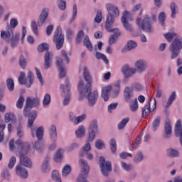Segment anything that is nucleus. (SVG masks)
<instances>
[{
    "mask_svg": "<svg viewBox=\"0 0 182 182\" xmlns=\"http://www.w3.org/2000/svg\"><path fill=\"white\" fill-rule=\"evenodd\" d=\"M122 72L126 78L132 77L136 72V68H130L129 65H124L122 68Z\"/></svg>",
    "mask_w": 182,
    "mask_h": 182,
    "instance_id": "4be33fe9",
    "label": "nucleus"
},
{
    "mask_svg": "<svg viewBox=\"0 0 182 182\" xmlns=\"http://www.w3.org/2000/svg\"><path fill=\"white\" fill-rule=\"evenodd\" d=\"M6 86L9 92H14V90H15V82H14V80L7 79Z\"/></svg>",
    "mask_w": 182,
    "mask_h": 182,
    "instance_id": "c03bdc74",
    "label": "nucleus"
},
{
    "mask_svg": "<svg viewBox=\"0 0 182 182\" xmlns=\"http://www.w3.org/2000/svg\"><path fill=\"white\" fill-rule=\"evenodd\" d=\"M160 123H161V117H156L152 122V130L156 132L159 127H160Z\"/></svg>",
    "mask_w": 182,
    "mask_h": 182,
    "instance_id": "473e14b6",
    "label": "nucleus"
},
{
    "mask_svg": "<svg viewBox=\"0 0 182 182\" xmlns=\"http://www.w3.org/2000/svg\"><path fill=\"white\" fill-rule=\"evenodd\" d=\"M182 49V38L176 36L169 46V50L171 52V59H177L180 56V50Z\"/></svg>",
    "mask_w": 182,
    "mask_h": 182,
    "instance_id": "39448f33",
    "label": "nucleus"
},
{
    "mask_svg": "<svg viewBox=\"0 0 182 182\" xmlns=\"http://www.w3.org/2000/svg\"><path fill=\"white\" fill-rule=\"evenodd\" d=\"M107 11H108L109 15L107 16L105 27L108 32H112L110 26L114 23V18L119 16L120 11H119V7L113 4H107Z\"/></svg>",
    "mask_w": 182,
    "mask_h": 182,
    "instance_id": "20e7f679",
    "label": "nucleus"
},
{
    "mask_svg": "<svg viewBox=\"0 0 182 182\" xmlns=\"http://www.w3.org/2000/svg\"><path fill=\"white\" fill-rule=\"evenodd\" d=\"M121 166L125 171H132L133 170V166L130 164H127L126 162H121Z\"/></svg>",
    "mask_w": 182,
    "mask_h": 182,
    "instance_id": "3c124183",
    "label": "nucleus"
},
{
    "mask_svg": "<svg viewBox=\"0 0 182 182\" xmlns=\"http://www.w3.org/2000/svg\"><path fill=\"white\" fill-rule=\"evenodd\" d=\"M99 164L102 174L105 177L109 176V172L112 171V162L106 161V159L103 156H100L99 159Z\"/></svg>",
    "mask_w": 182,
    "mask_h": 182,
    "instance_id": "9b49d317",
    "label": "nucleus"
},
{
    "mask_svg": "<svg viewBox=\"0 0 182 182\" xmlns=\"http://www.w3.org/2000/svg\"><path fill=\"white\" fill-rule=\"evenodd\" d=\"M19 65L22 68V69H25L26 68V60L23 56H20L19 58Z\"/></svg>",
    "mask_w": 182,
    "mask_h": 182,
    "instance_id": "69168bd1",
    "label": "nucleus"
},
{
    "mask_svg": "<svg viewBox=\"0 0 182 182\" xmlns=\"http://www.w3.org/2000/svg\"><path fill=\"white\" fill-rule=\"evenodd\" d=\"M27 116H28L27 126L31 129L33 127L32 126H33V122L36 120V117H38V112L33 111L28 115L27 112Z\"/></svg>",
    "mask_w": 182,
    "mask_h": 182,
    "instance_id": "c85d7f7f",
    "label": "nucleus"
},
{
    "mask_svg": "<svg viewBox=\"0 0 182 182\" xmlns=\"http://www.w3.org/2000/svg\"><path fill=\"white\" fill-rule=\"evenodd\" d=\"M56 65L59 69V77L60 79H63L66 76V69L62 66L63 65V60L62 58H57Z\"/></svg>",
    "mask_w": 182,
    "mask_h": 182,
    "instance_id": "b1692460",
    "label": "nucleus"
},
{
    "mask_svg": "<svg viewBox=\"0 0 182 182\" xmlns=\"http://www.w3.org/2000/svg\"><path fill=\"white\" fill-rule=\"evenodd\" d=\"M150 112H151V108H150V102L149 105H146L142 109V117H147L149 114H150Z\"/></svg>",
    "mask_w": 182,
    "mask_h": 182,
    "instance_id": "49530a36",
    "label": "nucleus"
},
{
    "mask_svg": "<svg viewBox=\"0 0 182 182\" xmlns=\"http://www.w3.org/2000/svg\"><path fill=\"white\" fill-rule=\"evenodd\" d=\"M172 134H173V129L171 128L170 119L167 118L166 119V122L164 125V139H170V137H171Z\"/></svg>",
    "mask_w": 182,
    "mask_h": 182,
    "instance_id": "6ab92c4d",
    "label": "nucleus"
},
{
    "mask_svg": "<svg viewBox=\"0 0 182 182\" xmlns=\"http://www.w3.org/2000/svg\"><path fill=\"white\" fill-rule=\"evenodd\" d=\"M95 58L97 59H102V60H104L105 63H106V65H107L109 63V60L107 59V57H106V55H105V54L100 53V52H97L95 54Z\"/></svg>",
    "mask_w": 182,
    "mask_h": 182,
    "instance_id": "09e8293b",
    "label": "nucleus"
},
{
    "mask_svg": "<svg viewBox=\"0 0 182 182\" xmlns=\"http://www.w3.org/2000/svg\"><path fill=\"white\" fill-rule=\"evenodd\" d=\"M164 36L168 42H171V41H173V38H177V33L174 32H168L164 34Z\"/></svg>",
    "mask_w": 182,
    "mask_h": 182,
    "instance_id": "37998d69",
    "label": "nucleus"
},
{
    "mask_svg": "<svg viewBox=\"0 0 182 182\" xmlns=\"http://www.w3.org/2000/svg\"><path fill=\"white\" fill-rule=\"evenodd\" d=\"M26 74L24 72H21L20 73V76L18 77V82L20 85H26L27 87H31L32 86V83H33V73L31 71H29L27 75V79H25Z\"/></svg>",
    "mask_w": 182,
    "mask_h": 182,
    "instance_id": "ddd939ff",
    "label": "nucleus"
},
{
    "mask_svg": "<svg viewBox=\"0 0 182 182\" xmlns=\"http://www.w3.org/2000/svg\"><path fill=\"white\" fill-rule=\"evenodd\" d=\"M16 163V156H11L8 164V168H9L10 170H12Z\"/></svg>",
    "mask_w": 182,
    "mask_h": 182,
    "instance_id": "4d7b16f0",
    "label": "nucleus"
},
{
    "mask_svg": "<svg viewBox=\"0 0 182 182\" xmlns=\"http://www.w3.org/2000/svg\"><path fill=\"white\" fill-rule=\"evenodd\" d=\"M53 42L55 43L56 49L60 50L63 48L65 43V36L62 34V28L58 26L53 36Z\"/></svg>",
    "mask_w": 182,
    "mask_h": 182,
    "instance_id": "1a4fd4ad",
    "label": "nucleus"
},
{
    "mask_svg": "<svg viewBox=\"0 0 182 182\" xmlns=\"http://www.w3.org/2000/svg\"><path fill=\"white\" fill-rule=\"evenodd\" d=\"M117 106H119V103H112L108 106V113H112V110H114V109H117Z\"/></svg>",
    "mask_w": 182,
    "mask_h": 182,
    "instance_id": "338daca9",
    "label": "nucleus"
},
{
    "mask_svg": "<svg viewBox=\"0 0 182 182\" xmlns=\"http://www.w3.org/2000/svg\"><path fill=\"white\" fill-rule=\"evenodd\" d=\"M144 160V155L141 151L137 152L134 158V163L139 164V163H141Z\"/></svg>",
    "mask_w": 182,
    "mask_h": 182,
    "instance_id": "e433bc0d",
    "label": "nucleus"
},
{
    "mask_svg": "<svg viewBox=\"0 0 182 182\" xmlns=\"http://www.w3.org/2000/svg\"><path fill=\"white\" fill-rule=\"evenodd\" d=\"M52 178L53 181L55 182H62V179H60V174L58 171H53L52 173Z\"/></svg>",
    "mask_w": 182,
    "mask_h": 182,
    "instance_id": "8fccbe9b",
    "label": "nucleus"
},
{
    "mask_svg": "<svg viewBox=\"0 0 182 182\" xmlns=\"http://www.w3.org/2000/svg\"><path fill=\"white\" fill-rule=\"evenodd\" d=\"M102 19H103V16H102V11L98 10L95 18V21L97 23H100L102 22Z\"/></svg>",
    "mask_w": 182,
    "mask_h": 182,
    "instance_id": "0e129e2a",
    "label": "nucleus"
},
{
    "mask_svg": "<svg viewBox=\"0 0 182 182\" xmlns=\"http://www.w3.org/2000/svg\"><path fill=\"white\" fill-rule=\"evenodd\" d=\"M70 171H72V168H70V166L67 165L64 166L62 171V176L63 177H68L69 174H70Z\"/></svg>",
    "mask_w": 182,
    "mask_h": 182,
    "instance_id": "de8ad7c7",
    "label": "nucleus"
},
{
    "mask_svg": "<svg viewBox=\"0 0 182 182\" xmlns=\"http://www.w3.org/2000/svg\"><path fill=\"white\" fill-rule=\"evenodd\" d=\"M5 122L6 123H9V122H15L16 118L15 117V114L14 113H6L5 114Z\"/></svg>",
    "mask_w": 182,
    "mask_h": 182,
    "instance_id": "a19ab883",
    "label": "nucleus"
},
{
    "mask_svg": "<svg viewBox=\"0 0 182 182\" xmlns=\"http://www.w3.org/2000/svg\"><path fill=\"white\" fill-rule=\"evenodd\" d=\"M49 16V9L48 8H44L38 18V26H42L43 23H45L46 18Z\"/></svg>",
    "mask_w": 182,
    "mask_h": 182,
    "instance_id": "412c9836",
    "label": "nucleus"
},
{
    "mask_svg": "<svg viewBox=\"0 0 182 182\" xmlns=\"http://www.w3.org/2000/svg\"><path fill=\"white\" fill-rule=\"evenodd\" d=\"M79 165L81 167V173L77 178V182H85L87 181L86 178H87V174L90 171V168L87 164V161L84 159H80Z\"/></svg>",
    "mask_w": 182,
    "mask_h": 182,
    "instance_id": "6e6552de",
    "label": "nucleus"
},
{
    "mask_svg": "<svg viewBox=\"0 0 182 182\" xmlns=\"http://www.w3.org/2000/svg\"><path fill=\"white\" fill-rule=\"evenodd\" d=\"M24 102L25 98L23 97V96H20L16 102V107L18 109H22V107H23Z\"/></svg>",
    "mask_w": 182,
    "mask_h": 182,
    "instance_id": "13d9d810",
    "label": "nucleus"
},
{
    "mask_svg": "<svg viewBox=\"0 0 182 182\" xmlns=\"http://www.w3.org/2000/svg\"><path fill=\"white\" fill-rule=\"evenodd\" d=\"M48 133L51 141L55 143L58 140V131H56V126L50 125L48 129Z\"/></svg>",
    "mask_w": 182,
    "mask_h": 182,
    "instance_id": "cd10ccee",
    "label": "nucleus"
},
{
    "mask_svg": "<svg viewBox=\"0 0 182 182\" xmlns=\"http://www.w3.org/2000/svg\"><path fill=\"white\" fill-rule=\"evenodd\" d=\"M110 31H108V32H114V34L111 36H109V45H113L114 43H116V41H117V38L122 33H120V31L119 28H113L112 29V26H110Z\"/></svg>",
    "mask_w": 182,
    "mask_h": 182,
    "instance_id": "5701e85b",
    "label": "nucleus"
},
{
    "mask_svg": "<svg viewBox=\"0 0 182 182\" xmlns=\"http://www.w3.org/2000/svg\"><path fill=\"white\" fill-rule=\"evenodd\" d=\"M85 119H86V114H82L81 116L76 117V113L73 112H70V121L73 122L75 125L82 123Z\"/></svg>",
    "mask_w": 182,
    "mask_h": 182,
    "instance_id": "aec40b11",
    "label": "nucleus"
},
{
    "mask_svg": "<svg viewBox=\"0 0 182 182\" xmlns=\"http://www.w3.org/2000/svg\"><path fill=\"white\" fill-rule=\"evenodd\" d=\"M167 154L168 157H178L180 156V152L177 149L173 148H169L167 149Z\"/></svg>",
    "mask_w": 182,
    "mask_h": 182,
    "instance_id": "4c0bfd02",
    "label": "nucleus"
},
{
    "mask_svg": "<svg viewBox=\"0 0 182 182\" xmlns=\"http://www.w3.org/2000/svg\"><path fill=\"white\" fill-rule=\"evenodd\" d=\"M31 29L36 36H38V24L36 23V21L31 22Z\"/></svg>",
    "mask_w": 182,
    "mask_h": 182,
    "instance_id": "774afa93",
    "label": "nucleus"
},
{
    "mask_svg": "<svg viewBox=\"0 0 182 182\" xmlns=\"http://www.w3.org/2000/svg\"><path fill=\"white\" fill-rule=\"evenodd\" d=\"M34 147L39 153H41V151H43V149H45V144H43L42 139H38L35 142Z\"/></svg>",
    "mask_w": 182,
    "mask_h": 182,
    "instance_id": "72a5a7b5",
    "label": "nucleus"
},
{
    "mask_svg": "<svg viewBox=\"0 0 182 182\" xmlns=\"http://www.w3.org/2000/svg\"><path fill=\"white\" fill-rule=\"evenodd\" d=\"M44 106H49L50 105V95L46 94L43 100Z\"/></svg>",
    "mask_w": 182,
    "mask_h": 182,
    "instance_id": "680f3d73",
    "label": "nucleus"
},
{
    "mask_svg": "<svg viewBox=\"0 0 182 182\" xmlns=\"http://www.w3.org/2000/svg\"><path fill=\"white\" fill-rule=\"evenodd\" d=\"M176 100V92L173 91L171 93L168 99V102L167 104L166 105V108L168 109V107L170 106H171V105H173V102H174Z\"/></svg>",
    "mask_w": 182,
    "mask_h": 182,
    "instance_id": "58836bf2",
    "label": "nucleus"
},
{
    "mask_svg": "<svg viewBox=\"0 0 182 182\" xmlns=\"http://www.w3.org/2000/svg\"><path fill=\"white\" fill-rule=\"evenodd\" d=\"M50 161V156H47L45 158V160L42 164V171L44 173H48L50 170V167L49 166V161Z\"/></svg>",
    "mask_w": 182,
    "mask_h": 182,
    "instance_id": "7c9ffc66",
    "label": "nucleus"
},
{
    "mask_svg": "<svg viewBox=\"0 0 182 182\" xmlns=\"http://www.w3.org/2000/svg\"><path fill=\"white\" fill-rule=\"evenodd\" d=\"M127 18H129V11H125L123 13L121 21L122 22V25L125 31H127L128 32H133V27H132V24L127 21Z\"/></svg>",
    "mask_w": 182,
    "mask_h": 182,
    "instance_id": "dca6fc26",
    "label": "nucleus"
},
{
    "mask_svg": "<svg viewBox=\"0 0 182 182\" xmlns=\"http://www.w3.org/2000/svg\"><path fill=\"white\" fill-rule=\"evenodd\" d=\"M105 142L102 139H97L95 141V147L97 150H102V149H105Z\"/></svg>",
    "mask_w": 182,
    "mask_h": 182,
    "instance_id": "603ef678",
    "label": "nucleus"
},
{
    "mask_svg": "<svg viewBox=\"0 0 182 182\" xmlns=\"http://www.w3.org/2000/svg\"><path fill=\"white\" fill-rule=\"evenodd\" d=\"M83 45L88 49V50H93V46L92 45V42L90 41V39L89 38V36H85L84 41H83Z\"/></svg>",
    "mask_w": 182,
    "mask_h": 182,
    "instance_id": "c9c22d12",
    "label": "nucleus"
},
{
    "mask_svg": "<svg viewBox=\"0 0 182 182\" xmlns=\"http://www.w3.org/2000/svg\"><path fill=\"white\" fill-rule=\"evenodd\" d=\"M38 52H45L44 55V69H49L52 66V59H53V53L49 52V45L46 43H43L38 46Z\"/></svg>",
    "mask_w": 182,
    "mask_h": 182,
    "instance_id": "423d86ee",
    "label": "nucleus"
},
{
    "mask_svg": "<svg viewBox=\"0 0 182 182\" xmlns=\"http://www.w3.org/2000/svg\"><path fill=\"white\" fill-rule=\"evenodd\" d=\"M134 96L133 87L127 86L124 90V97L126 102H132V98Z\"/></svg>",
    "mask_w": 182,
    "mask_h": 182,
    "instance_id": "a878e982",
    "label": "nucleus"
},
{
    "mask_svg": "<svg viewBox=\"0 0 182 182\" xmlns=\"http://www.w3.org/2000/svg\"><path fill=\"white\" fill-rule=\"evenodd\" d=\"M60 90L61 92V96L64 97L63 106H68L70 103V82H69L68 78L65 80V85L64 84L60 85Z\"/></svg>",
    "mask_w": 182,
    "mask_h": 182,
    "instance_id": "0eeeda50",
    "label": "nucleus"
},
{
    "mask_svg": "<svg viewBox=\"0 0 182 182\" xmlns=\"http://www.w3.org/2000/svg\"><path fill=\"white\" fill-rule=\"evenodd\" d=\"M139 102L137 101V98H136L133 102L129 105V107L132 112H136L137 109H139Z\"/></svg>",
    "mask_w": 182,
    "mask_h": 182,
    "instance_id": "864d4df0",
    "label": "nucleus"
},
{
    "mask_svg": "<svg viewBox=\"0 0 182 182\" xmlns=\"http://www.w3.org/2000/svg\"><path fill=\"white\" fill-rule=\"evenodd\" d=\"M16 174L21 178H28V171L23 166H21V164L16 166Z\"/></svg>",
    "mask_w": 182,
    "mask_h": 182,
    "instance_id": "393cba45",
    "label": "nucleus"
},
{
    "mask_svg": "<svg viewBox=\"0 0 182 182\" xmlns=\"http://www.w3.org/2000/svg\"><path fill=\"white\" fill-rule=\"evenodd\" d=\"M112 85H107L102 88L101 97H102L105 102H107V100H109V95L110 92H112Z\"/></svg>",
    "mask_w": 182,
    "mask_h": 182,
    "instance_id": "bb28decb",
    "label": "nucleus"
},
{
    "mask_svg": "<svg viewBox=\"0 0 182 182\" xmlns=\"http://www.w3.org/2000/svg\"><path fill=\"white\" fill-rule=\"evenodd\" d=\"M86 133V129L84 126H80L77 131H75V136L78 139L85 137V134Z\"/></svg>",
    "mask_w": 182,
    "mask_h": 182,
    "instance_id": "f704fd0d",
    "label": "nucleus"
},
{
    "mask_svg": "<svg viewBox=\"0 0 182 182\" xmlns=\"http://www.w3.org/2000/svg\"><path fill=\"white\" fill-rule=\"evenodd\" d=\"M62 159H63V150L59 149L55 154L54 160L58 163L59 161H61Z\"/></svg>",
    "mask_w": 182,
    "mask_h": 182,
    "instance_id": "a18cd8bd",
    "label": "nucleus"
},
{
    "mask_svg": "<svg viewBox=\"0 0 182 182\" xmlns=\"http://www.w3.org/2000/svg\"><path fill=\"white\" fill-rule=\"evenodd\" d=\"M91 141L89 140H87L85 144L82 146V150L80 151V157H85V156H86V154L87 153H89V151H90V150H92V146H90V142Z\"/></svg>",
    "mask_w": 182,
    "mask_h": 182,
    "instance_id": "c756f323",
    "label": "nucleus"
},
{
    "mask_svg": "<svg viewBox=\"0 0 182 182\" xmlns=\"http://www.w3.org/2000/svg\"><path fill=\"white\" fill-rule=\"evenodd\" d=\"M136 48H137V43L133 40H129L125 46L122 48L121 53H127V52H130L131 50L136 49Z\"/></svg>",
    "mask_w": 182,
    "mask_h": 182,
    "instance_id": "a211bd4d",
    "label": "nucleus"
},
{
    "mask_svg": "<svg viewBox=\"0 0 182 182\" xmlns=\"http://www.w3.org/2000/svg\"><path fill=\"white\" fill-rule=\"evenodd\" d=\"M135 69L138 73H143L147 70L149 68V63L144 60H138L135 63Z\"/></svg>",
    "mask_w": 182,
    "mask_h": 182,
    "instance_id": "2eb2a0df",
    "label": "nucleus"
},
{
    "mask_svg": "<svg viewBox=\"0 0 182 182\" xmlns=\"http://www.w3.org/2000/svg\"><path fill=\"white\" fill-rule=\"evenodd\" d=\"M31 132L32 137H37L38 140H42L43 139V133H45V128L40 127L36 129L32 127Z\"/></svg>",
    "mask_w": 182,
    "mask_h": 182,
    "instance_id": "f3484780",
    "label": "nucleus"
},
{
    "mask_svg": "<svg viewBox=\"0 0 182 182\" xmlns=\"http://www.w3.org/2000/svg\"><path fill=\"white\" fill-rule=\"evenodd\" d=\"M171 16L174 19V18H176V15H177V13L178 12V6L176 5V3L171 4Z\"/></svg>",
    "mask_w": 182,
    "mask_h": 182,
    "instance_id": "ea45409f",
    "label": "nucleus"
},
{
    "mask_svg": "<svg viewBox=\"0 0 182 182\" xmlns=\"http://www.w3.org/2000/svg\"><path fill=\"white\" fill-rule=\"evenodd\" d=\"M83 77L84 80L87 83L85 86L83 80L80 79L78 82V92L82 97L87 96L89 106L93 107L96 105L97 99H99V92L97 90L92 92V76H90L87 67H84L83 68ZM84 86L85 87L83 88Z\"/></svg>",
    "mask_w": 182,
    "mask_h": 182,
    "instance_id": "f257e3e1",
    "label": "nucleus"
},
{
    "mask_svg": "<svg viewBox=\"0 0 182 182\" xmlns=\"http://www.w3.org/2000/svg\"><path fill=\"white\" fill-rule=\"evenodd\" d=\"M18 26V20L11 18L10 21V26H8L6 31H1V38L5 41L6 43H11V48H16L19 43V33H14V28Z\"/></svg>",
    "mask_w": 182,
    "mask_h": 182,
    "instance_id": "7ed1b4c3",
    "label": "nucleus"
},
{
    "mask_svg": "<svg viewBox=\"0 0 182 182\" xmlns=\"http://www.w3.org/2000/svg\"><path fill=\"white\" fill-rule=\"evenodd\" d=\"M57 5L60 11H65L66 9V1L63 0H58Z\"/></svg>",
    "mask_w": 182,
    "mask_h": 182,
    "instance_id": "6e6d98bb",
    "label": "nucleus"
},
{
    "mask_svg": "<svg viewBox=\"0 0 182 182\" xmlns=\"http://www.w3.org/2000/svg\"><path fill=\"white\" fill-rule=\"evenodd\" d=\"M140 22H141V19L140 18H136V24L138 26H141L142 31H144L148 33L153 32V26H151V23H150V17H149V16L146 15L144 16L141 25Z\"/></svg>",
    "mask_w": 182,
    "mask_h": 182,
    "instance_id": "9d476101",
    "label": "nucleus"
},
{
    "mask_svg": "<svg viewBox=\"0 0 182 182\" xmlns=\"http://www.w3.org/2000/svg\"><path fill=\"white\" fill-rule=\"evenodd\" d=\"M159 22L164 26V21H166V14L164 12H161L158 16Z\"/></svg>",
    "mask_w": 182,
    "mask_h": 182,
    "instance_id": "052dcab7",
    "label": "nucleus"
},
{
    "mask_svg": "<svg viewBox=\"0 0 182 182\" xmlns=\"http://www.w3.org/2000/svg\"><path fill=\"white\" fill-rule=\"evenodd\" d=\"M131 87H132V90H136V92H141L143 90V85L137 82L132 84Z\"/></svg>",
    "mask_w": 182,
    "mask_h": 182,
    "instance_id": "e2e57ef3",
    "label": "nucleus"
},
{
    "mask_svg": "<svg viewBox=\"0 0 182 182\" xmlns=\"http://www.w3.org/2000/svg\"><path fill=\"white\" fill-rule=\"evenodd\" d=\"M129 123V118H124L118 124V129L119 130H122L124 128L126 127V124Z\"/></svg>",
    "mask_w": 182,
    "mask_h": 182,
    "instance_id": "5fc2aeb1",
    "label": "nucleus"
},
{
    "mask_svg": "<svg viewBox=\"0 0 182 182\" xmlns=\"http://www.w3.org/2000/svg\"><path fill=\"white\" fill-rule=\"evenodd\" d=\"M175 134L176 137H180L182 136V127H181V120L178 119L175 125Z\"/></svg>",
    "mask_w": 182,
    "mask_h": 182,
    "instance_id": "2f4dec72",
    "label": "nucleus"
},
{
    "mask_svg": "<svg viewBox=\"0 0 182 182\" xmlns=\"http://www.w3.org/2000/svg\"><path fill=\"white\" fill-rule=\"evenodd\" d=\"M9 147L11 151H15V154L19 157V164L24 167L31 168L32 167V161L31 159L26 156L31 149V146L28 142H22L21 140L11 139L9 142Z\"/></svg>",
    "mask_w": 182,
    "mask_h": 182,
    "instance_id": "f03ea898",
    "label": "nucleus"
},
{
    "mask_svg": "<svg viewBox=\"0 0 182 182\" xmlns=\"http://www.w3.org/2000/svg\"><path fill=\"white\" fill-rule=\"evenodd\" d=\"M77 15V6L76 4L73 5V16L70 20V23H72L75 19H76V16Z\"/></svg>",
    "mask_w": 182,
    "mask_h": 182,
    "instance_id": "bf43d9fd",
    "label": "nucleus"
},
{
    "mask_svg": "<svg viewBox=\"0 0 182 182\" xmlns=\"http://www.w3.org/2000/svg\"><path fill=\"white\" fill-rule=\"evenodd\" d=\"M110 150L113 154H116V150H117V144H116V139H111L109 141Z\"/></svg>",
    "mask_w": 182,
    "mask_h": 182,
    "instance_id": "79ce46f5",
    "label": "nucleus"
},
{
    "mask_svg": "<svg viewBox=\"0 0 182 182\" xmlns=\"http://www.w3.org/2000/svg\"><path fill=\"white\" fill-rule=\"evenodd\" d=\"M90 129L91 131H89L88 139L90 141H93L95 137H96V134L99 133V125L97 124V122L93 121L90 126Z\"/></svg>",
    "mask_w": 182,
    "mask_h": 182,
    "instance_id": "4468645a",
    "label": "nucleus"
},
{
    "mask_svg": "<svg viewBox=\"0 0 182 182\" xmlns=\"http://www.w3.org/2000/svg\"><path fill=\"white\" fill-rule=\"evenodd\" d=\"M40 100L38 97L31 98L28 97L26 101V105L23 109V114L25 117H28V113H29V109L32 107H36L39 106Z\"/></svg>",
    "mask_w": 182,
    "mask_h": 182,
    "instance_id": "f8f14e48",
    "label": "nucleus"
}]
</instances>
